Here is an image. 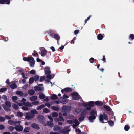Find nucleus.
<instances>
[{"label": "nucleus", "instance_id": "51", "mask_svg": "<svg viewBox=\"0 0 134 134\" xmlns=\"http://www.w3.org/2000/svg\"><path fill=\"white\" fill-rule=\"evenodd\" d=\"M21 109L23 110L26 111L27 110H28V108L26 106H23L21 107Z\"/></svg>", "mask_w": 134, "mask_h": 134}, {"label": "nucleus", "instance_id": "16", "mask_svg": "<svg viewBox=\"0 0 134 134\" xmlns=\"http://www.w3.org/2000/svg\"><path fill=\"white\" fill-rule=\"evenodd\" d=\"M38 118V121L41 122H42L44 119V116H39Z\"/></svg>", "mask_w": 134, "mask_h": 134}, {"label": "nucleus", "instance_id": "48", "mask_svg": "<svg viewBox=\"0 0 134 134\" xmlns=\"http://www.w3.org/2000/svg\"><path fill=\"white\" fill-rule=\"evenodd\" d=\"M46 79V77L45 76H41L40 79V82H42L45 80Z\"/></svg>", "mask_w": 134, "mask_h": 134}, {"label": "nucleus", "instance_id": "12", "mask_svg": "<svg viewBox=\"0 0 134 134\" xmlns=\"http://www.w3.org/2000/svg\"><path fill=\"white\" fill-rule=\"evenodd\" d=\"M96 116L95 115H91L88 118V119L91 122H93V120H94L96 118Z\"/></svg>", "mask_w": 134, "mask_h": 134}, {"label": "nucleus", "instance_id": "42", "mask_svg": "<svg viewBox=\"0 0 134 134\" xmlns=\"http://www.w3.org/2000/svg\"><path fill=\"white\" fill-rule=\"evenodd\" d=\"M24 105H25V106H26V107H31L32 106V105L29 102H26L24 104Z\"/></svg>", "mask_w": 134, "mask_h": 134}, {"label": "nucleus", "instance_id": "46", "mask_svg": "<svg viewBox=\"0 0 134 134\" xmlns=\"http://www.w3.org/2000/svg\"><path fill=\"white\" fill-rule=\"evenodd\" d=\"M43 111L45 113H48L49 112L50 110L47 108H45L43 109Z\"/></svg>", "mask_w": 134, "mask_h": 134}, {"label": "nucleus", "instance_id": "41", "mask_svg": "<svg viewBox=\"0 0 134 134\" xmlns=\"http://www.w3.org/2000/svg\"><path fill=\"white\" fill-rule=\"evenodd\" d=\"M4 110L7 111H10L11 110V109L9 108L10 107H7L6 106L3 107Z\"/></svg>", "mask_w": 134, "mask_h": 134}, {"label": "nucleus", "instance_id": "62", "mask_svg": "<svg viewBox=\"0 0 134 134\" xmlns=\"http://www.w3.org/2000/svg\"><path fill=\"white\" fill-rule=\"evenodd\" d=\"M5 118L7 119L11 120V117L8 115H6L5 116Z\"/></svg>", "mask_w": 134, "mask_h": 134}, {"label": "nucleus", "instance_id": "13", "mask_svg": "<svg viewBox=\"0 0 134 134\" xmlns=\"http://www.w3.org/2000/svg\"><path fill=\"white\" fill-rule=\"evenodd\" d=\"M95 104L97 106H102L103 105V103L102 101L98 100L95 102Z\"/></svg>", "mask_w": 134, "mask_h": 134}, {"label": "nucleus", "instance_id": "30", "mask_svg": "<svg viewBox=\"0 0 134 134\" xmlns=\"http://www.w3.org/2000/svg\"><path fill=\"white\" fill-rule=\"evenodd\" d=\"M34 79L33 77H31L29 81V84L30 85H31L32 84L34 81Z\"/></svg>", "mask_w": 134, "mask_h": 134}, {"label": "nucleus", "instance_id": "11", "mask_svg": "<svg viewBox=\"0 0 134 134\" xmlns=\"http://www.w3.org/2000/svg\"><path fill=\"white\" fill-rule=\"evenodd\" d=\"M45 69L47 70H45V74L48 75L50 74L51 72L50 70V68L49 67L46 66L44 68Z\"/></svg>", "mask_w": 134, "mask_h": 134}, {"label": "nucleus", "instance_id": "53", "mask_svg": "<svg viewBox=\"0 0 134 134\" xmlns=\"http://www.w3.org/2000/svg\"><path fill=\"white\" fill-rule=\"evenodd\" d=\"M74 123H75V124L77 126H78L80 124V123L78 120L76 119L75 120H74Z\"/></svg>", "mask_w": 134, "mask_h": 134}, {"label": "nucleus", "instance_id": "38", "mask_svg": "<svg viewBox=\"0 0 134 134\" xmlns=\"http://www.w3.org/2000/svg\"><path fill=\"white\" fill-rule=\"evenodd\" d=\"M58 114L56 112H54L52 114V116L53 117H56L58 116Z\"/></svg>", "mask_w": 134, "mask_h": 134}, {"label": "nucleus", "instance_id": "61", "mask_svg": "<svg viewBox=\"0 0 134 134\" xmlns=\"http://www.w3.org/2000/svg\"><path fill=\"white\" fill-rule=\"evenodd\" d=\"M26 101V99L25 98H23L21 100H20V102L23 103L24 104L26 103L25 102Z\"/></svg>", "mask_w": 134, "mask_h": 134}, {"label": "nucleus", "instance_id": "36", "mask_svg": "<svg viewBox=\"0 0 134 134\" xmlns=\"http://www.w3.org/2000/svg\"><path fill=\"white\" fill-rule=\"evenodd\" d=\"M68 123L70 124H73L74 123V120H69L67 121Z\"/></svg>", "mask_w": 134, "mask_h": 134}, {"label": "nucleus", "instance_id": "29", "mask_svg": "<svg viewBox=\"0 0 134 134\" xmlns=\"http://www.w3.org/2000/svg\"><path fill=\"white\" fill-rule=\"evenodd\" d=\"M60 129V127L59 126H54L53 130L54 131H57L59 130Z\"/></svg>", "mask_w": 134, "mask_h": 134}, {"label": "nucleus", "instance_id": "63", "mask_svg": "<svg viewBox=\"0 0 134 134\" xmlns=\"http://www.w3.org/2000/svg\"><path fill=\"white\" fill-rule=\"evenodd\" d=\"M34 58L32 57H27V62H30V61H31L32 60V58Z\"/></svg>", "mask_w": 134, "mask_h": 134}, {"label": "nucleus", "instance_id": "15", "mask_svg": "<svg viewBox=\"0 0 134 134\" xmlns=\"http://www.w3.org/2000/svg\"><path fill=\"white\" fill-rule=\"evenodd\" d=\"M51 96L52 97H51V99L52 100H56L58 99V98L57 96L55 94H52Z\"/></svg>", "mask_w": 134, "mask_h": 134}, {"label": "nucleus", "instance_id": "22", "mask_svg": "<svg viewBox=\"0 0 134 134\" xmlns=\"http://www.w3.org/2000/svg\"><path fill=\"white\" fill-rule=\"evenodd\" d=\"M10 87L13 89L15 88H17V86L14 83H12L10 86Z\"/></svg>", "mask_w": 134, "mask_h": 134}, {"label": "nucleus", "instance_id": "1", "mask_svg": "<svg viewBox=\"0 0 134 134\" xmlns=\"http://www.w3.org/2000/svg\"><path fill=\"white\" fill-rule=\"evenodd\" d=\"M99 120L101 122L104 123L103 121L104 119L106 120H108V115L105 113H103V114H100L99 116ZM108 122L110 126H113L114 124V122L112 120L108 121L105 123Z\"/></svg>", "mask_w": 134, "mask_h": 134}, {"label": "nucleus", "instance_id": "7", "mask_svg": "<svg viewBox=\"0 0 134 134\" xmlns=\"http://www.w3.org/2000/svg\"><path fill=\"white\" fill-rule=\"evenodd\" d=\"M61 103L63 104H65L68 102V100L66 99L61 97L58 100Z\"/></svg>", "mask_w": 134, "mask_h": 134}, {"label": "nucleus", "instance_id": "52", "mask_svg": "<svg viewBox=\"0 0 134 134\" xmlns=\"http://www.w3.org/2000/svg\"><path fill=\"white\" fill-rule=\"evenodd\" d=\"M39 103V102L38 101H36L33 102L31 103V104L33 105H37Z\"/></svg>", "mask_w": 134, "mask_h": 134}, {"label": "nucleus", "instance_id": "49", "mask_svg": "<svg viewBox=\"0 0 134 134\" xmlns=\"http://www.w3.org/2000/svg\"><path fill=\"white\" fill-rule=\"evenodd\" d=\"M7 90V88H2L0 89V92H2L6 91Z\"/></svg>", "mask_w": 134, "mask_h": 134}, {"label": "nucleus", "instance_id": "8", "mask_svg": "<svg viewBox=\"0 0 134 134\" xmlns=\"http://www.w3.org/2000/svg\"><path fill=\"white\" fill-rule=\"evenodd\" d=\"M51 36H52L53 38H54L55 39L57 40V42L58 44V41L60 39V37L58 34H54V35L53 36V34H51Z\"/></svg>", "mask_w": 134, "mask_h": 134}, {"label": "nucleus", "instance_id": "21", "mask_svg": "<svg viewBox=\"0 0 134 134\" xmlns=\"http://www.w3.org/2000/svg\"><path fill=\"white\" fill-rule=\"evenodd\" d=\"M0 1H2V3H0V4H3L5 3L7 4H9L10 3V2L9 0H0Z\"/></svg>", "mask_w": 134, "mask_h": 134}, {"label": "nucleus", "instance_id": "19", "mask_svg": "<svg viewBox=\"0 0 134 134\" xmlns=\"http://www.w3.org/2000/svg\"><path fill=\"white\" fill-rule=\"evenodd\" d=\"M28 93L30 95H33L34 94L35 91L31 89L28 90Z\"/></svg>", "mask_w": 134, "mask_h": 134}, {"label": "nucleus", "instance_id": "64", "mask_svg": "<svg viewBox=\"0 0 134 134\" xmlns=\"http://www.w3.org/2000/svg\"><path fill=\"white\" fill-rule=\"evenodd\" d=\"M35 73V71L34 70H32L30 71V73L31 74H34Z\"/></svg>", "mask_w": 134, "mask_h": 134}, {"label": "nucleus", "instance_id": "44", "mask_svg": "<svg viewBox=\"0 0 134 134\" xmlns=\"http://www.w3.org/2000/svg\"><path fill=\"white\" fill-rule=\"evenodd\" d=\"M16 94L20 96H23V93L21 91H18L16 92Z\"/></svg>", "mask_w": 134, "mask_h": 134}, {"label": "nucleus", "instance_id": "50", "mask_svg": "<svg viewBox=\"0 0 134 134\" xmlns=\"http://www.w3.org/2000/svg\"><path fill=\"white\" fill-rule=\"evenodd\" d=\"M130 128V126L127 125H126L124 127V130L126 131H128Z\"/></svg>", "mask_w": 134, "mask_h": 134}, {"label": "nucleus", "instance_id": "17", "mask_svg": "<svg viewBox=\"0 0 134 134\" xmlns=\"http://www.w3.org/2000/svg\"><path fill=\"white\" fill-rule=\"evenodd\" d=\"M65 90V92H72V89L70 88L67 87L64 88Z\"/></svg>", "mask_w": 134, "mask_h": 134}, {"label": "nucleus", "instance_id": "10", "mask_svg": "<svg viewBox=\"0 0 134 134\" xmlns=\"http://www.w3.org/2000/svg\"><path fill=\"white\" fill-rule=\"evenodd\" d=\"M31 127L33 128L36 130H39L40 127L39 126L36 124L33 123L31 124Z\"/></svg>", "mask_w": 134, "mask_h": 134}, {"label": "nucleus", "instance_id": "25", "mask_svg": "<svg viewBox=\"0 0 134 134\" xmlns=\"http://www.w3.org/2000/svg\"><path fill=\"white\" fill-rule=\"evenodd\" d=\"M47 52V51L46 49L42 50L41 52V56L44 57L45 56Z\"/></svg>", "mask_w": 134, "mask_h": 134}, {"label": "nucleus", "instance_id": "47", "mask_svg": "<svg viewBox=\"0 0 134 134\" xmlns=\"http://www.w3.org/2000/svg\"><path fill=\"white\" fill-rule=\"evenodd\" d=\"M12 107L15 109H17L19 108V107L18 105L16 104H14L12 105Z\"/></svg>", "mask_w": 134, "mask_h": 134}, {"label": "nucleus", "instance_id": "5", "mask_svg": "<svg viewBox=\"0 0 134 134\" xmlns=\"http://www.w3.org/2000/svg\"><path fill=\"white\" fill-rule=\"evenodd\" d=\"M16 130L18 132H20L23 130V127L20 124L16 125L14 127Z\"/></svg>", "mask_w": 134, "mask_h": 134}, {"label": "nucleus", "instance_id": "18", "mask_svg": "<svg viewBox=\"0 0 134 134\" xmlns=\"http://www.w3.org/2000/svg\"><path fill=\"white\" fill-rule=\"evenodd\" d=\"M88 112L86 109H85L82 111V112L80 114L81 116H84L87 114Z\"/></svg>", "mask_w": 134, "mask_h": 134}, {"label": "nucleus", "instance_id": "58", "mask_svg": "<svg viewBox=\"0 0 134 134\" xmlns=\"http://www.w3.org/2000/svg\"><path fill=\"white\" fill-rule=\"evenodd\" d=\"M2 98L5 101L7 100V96L5 95H3L2 96Z\"/></svg>", "mask_w": 134, "mask_h": 134}, {"label": "nucleus", "instance_id": "9", "mask_svg": "<svg viewBox=\"0 0 134 134\" xmlns=\"http://www.w3.org/2000/svg\"><path fill=\"white\" fill-rule=\"evenodd\" d=\"M34 89L35 90L36 92H38L40 91H43L44 90L43 87H41L38 86H36L34 87Z\"/></svg>", "mask_w": 134, "mask_h": 134}, {"label": "nucleus", "instance_id": "14", "mask_svg": "<svg viewBox=\"0 0 134 134\" xmlns=\"http://www.w3.org/2000/svg\"><path fill=\"white\" fill-rule=\"evenodd\" d=\"M32 60L30 62V64L31 67H34L35 64V61L34 58H32Z\"/></svg>", "mask_w": 134, "mask_h": 134}, {"label": "nucleus", "instance_id": "43", "mask_svg": "<svg viewBox=\"0 0 134 134\" xmlns=\"http://www.w3.org/2000/svg\"><path fill=\"white\" fill-rule=\"evenodd\" d=\"M85 116H81L79 118V120L80 121H83L85 119Z\"/></svg>", "mask_w": 134, "mask_h": 134}, {"label": "nucleus", "instance_id": "37", "mask_svg": "<svg viewBox=\"0 0 134 134\" xmlns=\"http://www.w3.org/2000/svg\"><path fill=\"white\" fill-rule=\"evenodd\" d=\"M17 116L18 117H22L23 116V114L20 111L18 112L17 113Z\"/></svg>", "mask_w": 134, "mask_h": 134}, {"label": "nucleus", "instance_id": "54", "mask_svg": "<svg viewBox=\"0 0 134 134\" xmlns=\"http://www.w3.org/2000/svg\"><path fill=\"white\" fill-rule=\"evenodd\" d=\"M129 38L131 40H133L134 39V35L133 34H131L129 36Z\"/></svg>", "mask_w": 134, "mask_h": 134}, {"label": "nucleus", "instance_id": "33", "mask_svg": "<svg viewBox=\"0 0 134 134\" xmlns=\"http://www.w3.org/2000/svg\"><path fill=\"white\" fill-rule=\"evenodd\" d=\"M45 107V105L44 104H42L41 105L39 106L37 108V109L38 110H41L43 108Z\"/></svg>", "mask_w": 134, "mask_h": 134}, {"label": "nucleus", "instance_id": "4", "mask_svg": "<svg viewBox=\"0 0 134 134\" xmlns=\"http://www.w3.org/2000/svg\"><path fill=\"white\" fill-rule=\"evenodd\" d=\"M71 94L72 97L73 99L75 100H78L80 99V96L77 92H73L71 93Z\"/></svg>", "mask_w": 134, "mask_h": 134}, {"label": "nucleus", "instance_id": "45", "mask_svg": "<svg viewBox=\"0 0 134 134\" xmlns=\"http://www.w3.org/2000/svg\"><path fill=\"white\" fill-rule=\"evenodd\" d=\"M33 77L34 81H35V82H36L39 79V76L38 75H36L34 77Z\"/></svg>", "mask_w": 134, "mask_h": 134}, {"label": "nucleus", "instance_id": "28", "mask_svg": "<svg viewBox=\"0 0 134 134\" xmlns=\"http://www.w3.org/2000/svg\"><path fill=\"white\" fill-rule=\"evenodd\" d=\"M30 130V128L29 127H25L24 128V132L25 133L29 132Z\"/></svg>", "mask_w": 134, "mask_h": 134}, {"label": "nucleus", "instance_id": "6", "mask_svg": "<svg viewBox=\"0 0 134 134\" xmlns=\"http://www.w3.org/2000/svg\"><path fill=\"white\" fill-rule=\"evenodd\" d=\"M62 110L64 112H68L71 110V107L70 106H64L62 108Z\"/></svg>", "mask_w": 134, "mask_h": 134}, {"label": "nucleus", "instance_id": "23", "mask_svg": "<svg viewBox=\"0 0 134 134\" xmlns=\"http://www.w3.org/2000/svg\"><path fill=\"white\" fill-rule=\"evenodd\" d=\"M90 115H97V111L96 110H92L90 112Z\"/></svg>", "mask_w": 134, "mask_h": 134}, {"label": "nucleus", "instance_id": "56", "mask_svg": "<svg viewBox=\"0 0 134 134\" xmlns=\"http://www.w3.org/2000/svg\"><path fill=\"white\" fill-rule=\"evenodd\" d=\"M12 100L13 101H14L17 99L18 98L17 96H13L12 97Z\"/></svg>", "mask_w": 134, "mask_h": 134}, {"label": "nucleus", "instance_id": "26", "mask_svg": "<svg viewBox=\"0 0 134 134\" xmlns=\"http://www.w3.org/2000/svg\"><path fill=\"white\" fill-rule=\"evenodd\" d=\"M30 113L33 114H37L38 112L35 109H33L31 110Z\"/></svg>", "mask_w": 134, "mask_h": 134}, {"label": "nucleus", "instance_id": "31", "mask_svg": "<svg viewBox=\"0 0 134 134\" xmlns=\"http://www.w3.org/2000/svg\"><path fill=\"white\" fill-rule=\"evenodd\" d=\"M97 37L98 40H101L103 38V36L102 34H98L97 36Z\"/></svg>", "mask_w": 134, "mask_h": 134}, {"label": "nucleus", "instance_id": "40", "mask_svg": "<svg viewBox=\"0 0 134 134\" xmlns=\"http://www.w3.org/2000/svg\"><path fill=\"white\" fill-rule=\"evenodd\" d=\"M52 109L55 111H58L59 109V108L56 106H53L52 107Z\"/></svg>", "mask_w": 134, "mask_h": 134}, {"label": "nucleus", "instance_id": "60", "mask_svg": "<svg viewBox=\"0 0 134 134\" xmlns=\"http://www.w3.org/2000/svg\"><path fill=\"white\" fill-rule=\"evenodd\" d=\"M94 59L93 58H91L90 59V62L91 63H94Z\"/></svg>", "mask_w": 134, "mask_h": 134}, {"label": "nucleus", "instance_id": "32", "mask_svg": "<svg viewBox=\"0 0 134 134\" xmlns=\"http://www.w3.org/2000/svg\"><path fill=\"white\" fill-rule=\"evenodd\" d=\"M47 124L48 126L51 127H52L54 125L53 123L52 122L49 121L47 122Z\"/></svg>", "mask_w": 134, "mask_h": 134}, {"label": "nucleus", "instance_id": "2", "mask_svg": "<svg viewBox=\"0 0 134 134\" xmlns=\"http://www.w3.org/2000/svg\"><path fill=\"white\" fill-rule=\"evenodd\" d=\"M103 108L106 110L107 111L110 112L108 113V114L109 115H111L112 116L114 115V113L112 110V109L109 107V106L106 105H104L103 106Z\"/></svg>", "mask_w": 134, "mask_h": 134}, {"label": "nucleus", "instance_id": "35", "mask_svg": "<svg viewBox=\"0 0 134 134\" xmlns=\"http://www.w3.org/2000/svg\"><path fill=\"white\" fill-rule=\"evenodd\" d=\"M5 106L9 107H10L11 106V103L8 101H6L5 103Z\"/></svg>", "mask_w": 134, "mask_h": 134}, {"label": "nucleus", "instance_id": "24", "mask_svg": "<svg viewBox=\"0 0 134 134\" xmlns=\"http://www.w3.org/2000/svg\"><path fill=\"white\" fill-rule=\"evenodd\" d=\"M59 119L60 121H64V119L63 118L62 116V114L61 113H59Z\"/></svg>", "mask_w": 134, "mask_h": 134}, {"label": "nucleus", "instance_id": "57", "mask_svg": "<svg viewBox=\"0 0 134 134\" xmlns=\"http://www.w3.org/2000/svg\"><path fill=\"white\" fill-rule=\"evenodd\" d=\"M46 78L47 79H52V76L50 74H48L46 76Z\"/></svg>", "mask_w": 134, "mask_h": 134}, {"label": "nucleus", "instance_id": "20", "mask_svg": "<svg viewBox=\"0 0 134 134\" xmlns=\"http://www.w3.org/2000/svg\"><path fill=\"white\" fill-rule=\"evenodd\" d=\"M89 107L93 108L94 107L95 103L93 101H91L88 102Z\"/></svg>", "mask_w": 134, "mask_h": 134}, {"label": "nucleus", "instance_id": "55", "mask_svg": "<svg viewBox=\"0 0 134 134\" xmlns=\"http://www.w3.org/2000/svg\"><path fill=\"white\" fill-rule=\"evenodd\" d=\"M5 119L4 118L0 116V121L3 122L5 120Z\"/></svg>", "mask_w": 134, "mask_h": 134}, {"label": "nucleus", "instance_id": "39", "mask_svg": "<svg viewBox=\"0 0 134 134\" xmlns=\"http://www.w3.org/2000/svg\"><path fill=\"white\" fill-rule=\"evenodd\" d=\"M45 97V95L43 94H40L39 95V98L42 99H44Z\"/></svg>", "mask_w": 134, "mask_h": 134}, {"label": "nucleus", "instance_id": "59", "mask_svg": "<svg viewBox=\"0 0 134 134\" xmlns=\"http://www.w3.org/2000/svg\"><path fill=\"white\" fill-rule=\"evenodd\" d=\"M70 131V130H63L62 131V132L64 134L69 132Z\"/></svg>", "mask_w": 134, "mask_h": 134}, {"label": "nucleus", "instance_id": "27", "mask_svg": "<svg viewBox=\"0 0 134 134\" xmlns=\"http://www.w3.org/2000/svg\"><path fill=\"white\" fill-rule=\"evenodd\" d=\"M8 123L10 125H15V121L12 120H9L8 121Z\"/></svg>", "mask_w": 134, "mask_h": 134}, {"label": "nucleus", "instance_id": "3", "mask_svg": "<svg viewBox=\"0 0 134 134\" xmlns=\"http://www.w3.org/2000/svg\"><path fill=\"white\" fill-rule=\"evenodd\" d=\"M26 115L25 118L26 119L29 120L32 118H34L35 116V115L31 113L27 112L26 113Z\"/></svg>", "mask_w": 134, "mask_h": 134}, {"label": "nucleus", "instance_id": "34", "mask_svg": "<svg viewBox=\"0 0 134 134\" xmlns=\"http://www.w3.org/2000/svg\"><path fill=\"white\" fill-rule=\"evenodd\" d=\"M37 97L36 96H33L30 97V100L31 101H34L37 99Z\"/></svg>", "mask_w": 134, "mask_h": 134}]
</instances>
